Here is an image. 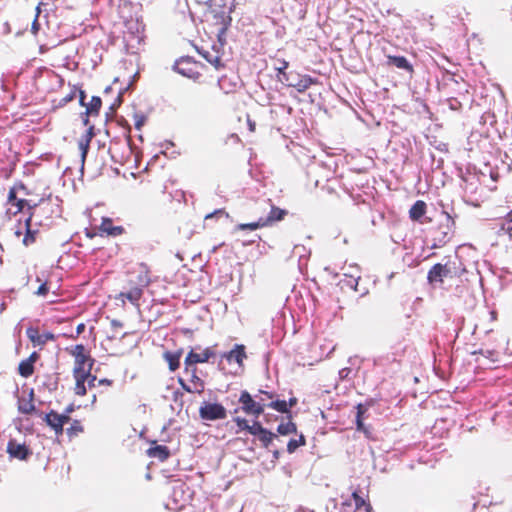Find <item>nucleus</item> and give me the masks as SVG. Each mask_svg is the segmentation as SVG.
Wrapping results in <instances>:
<instances>
[{"instance_id": "nucleus-59", "label": "nucleus", "mask_w": 512, "mask_h": 512, "mask_svg": "<svg viewBox=\"0 0 512 512\" xmlns=\"http://www.w3.org/2000/svg\"><path fill=\"white\" fill-rule=\"evenodd\" d=\"M112 323H113L115 326H121V324H120L119 322H117V321H113Z\"/></svg>"}, {"instance_id": "nucleus-53", "label": "nucleus", "mask_w": 512, "mask_h": 512, "mask_svg": "<svg viewBox=\"0 0 512 512\" xmlns=\"http://www.w3.org/2000/svg\"><path fill=\"white\" fill-rule=\"evenodd\" d=\"M505 219L508 222H512V210L506 214Z\"/></svg>"}, {"instance_id": "nucleus-38", "label": "nucleus", "mask_w": 512, "mask_h": 512, "mask_svg": "<svg viewBox=\"0 0 512 512\" xmlns=\"http://www.w3.org/2000/svg\"><path fill=\"white\" fill-rule=\"evenodd\" d=\"M477 353H479V354L489 358L493 362L497 361L498 360V356H499V353L497 351H495V350H483V349H480L479 351L473 352V354H477Z\"/></svg>"}, {"instance_id": "nucleus-44", "label": "nucleus", "mask_w": 512, "mask_h": 512, "mask_svg": "<svg viewBox=\"0 0 512 512\" xmlns=\"http://www.w3.org/2000/svg\"><path fill=\"white\" fill-rule=\"evenodd\" d=\"M40 358V355L38 352L34 351L32 352L28 358H26V360L30 363H32L33 365H35V363L39 360Z\"/></svg>"}, {"instance_id": "nucleus-48", "label": "nucleus", "mask_w": 512, "mask_h": 512, "mask_svg": "<svg viewBox=\"0 0 512 512\" xmlns=\"http://www.w3.org/2000/svg\"><path fill=\"white\" fill-rule=\"evenodd\" d=\"M247 123H248L249 131L255 132V129H256L255 122L248 118Z\"/></svg>"}, {"instance_id": "nucleus-46", "label": "nucleus", "mask_w": 512, "mask_h": 512, "mask_svg": "<svg viewBox=\"0 0 512 512\" xmlns=\"http://www.w3.org/2000/svg\"><path fill=\"white\" fill-rule=\"evenodd\" d=\"M96 381H97L96 376L92 375L91 373H90L89 378L86 380L89 388L95 387Z\"/></svg>"}, {"instance_id": "nucleus-3", "label": "nucleus", "mask_w": 512, "mask_h": 512, "mask_svg": "<svg viewBox=\"0 0 512 512\" xmlns=\"http://www.w3.org/2000/svg\"><path fill=\"white\" fill-rule=\"evenodd\" d=\"M74 357L73 374H90L94 359L83 344H77L66 349Z\"/></svg>"}, {"instance_id": "nucleus-2", "label": "nucleus", "mask_w": 512, "mask_h": 512, "mask_svg": "<svg viewBox=\"0 0 512 512\" xmlns=\"http://www.w3.org/2000/svg\"><path fill=\"white\" fill-rule=\"evenodd\" d=\"M466 272L465 266L461 263L457 256L446 257L445 263H437L433 265L428 273L427 280L430 284L443 283L444 278L460 277Z\"/></svg>"}, {"instance_id": "nucleus-7", "label": "nucleus", "mask_w": 512, "mask_h": 512, "mask_svg": "<svg viewBox=\"0 0 512 512\" xmlns=\"http://www.w3.org/2000/svg\"><path fill=\"white\" fill-rule=\"evenodd\" d=\"M199 416L208 421L222 420L227 417V410L220 403L204 402L199 408Z\"/></svg>"}, {"instance_id": "nucleus-62", "label": "nucleus", "mask_w": 512, "mask_h": 512, "mask_svg": "<svg viewBox=\"0 0 512 512\" xmlns=\"http://www.w3.org/2000/svg\"><path fill=\"white\" fill-rule=\"evenodd\" d=\"M343 505H347V506H350V503L348 502H344Z\"/></svg>"}, {"instance_id": "nucleus-37", "label": "nucleus", "mask_w": 512, "mask_h": 512, "mask_svg": "<svg viewBox=\"0 0 512 512\" xmlns=\"http://www.w3.org/2000/svg\"><path fill=\"white\" fill-rule=\"evenodd\" d=\"M84 431L83 425L79 420H73L70 427L67 428L66 432L68 436L74 437Z\"/></svg>"}, {"instance_id": "nucleus-1", "label": "nucleus", "mask_w": 512, "mask_h": 512, "mask_svg": "<svg viewBox=\"0 0 512 512\" xmlns=\"http://www.w3.org/2000/svg\"><path fill=\"white\" fill-rule=\"evenodd\" d=\"M150 271L146 264H140L137 273L133 272L129 280L130 288L125 292H120L116 297L117 300H121L123 304L125 301H129L134 306H139L144 292V288L149 286Z\"/></svg>"}, {"instance_id": "nucleus-40", "label": "nucleus", "mask_w": 512, "mask_h": 512, "mask_svg": "<svg viewBox=\"0 0 512 512\" xmlns=\"http://www.w3.org/2000/svg\"><path fill=\"white\" fill-rule=\"evenodd\" d=\"M49 290H50V287L48 286V282L45 281V282L41 283V285L38 287L36 294L38 296H45V295H47Z\"/></svg>"}, {"instance_id": "nucleus-6", "label": "nucleus", "mask_w": 512, "mask_h": 512, "mask_svg": "<svg viewBox=\"0 0 512 512\" xmlns=\"http://www.w3.org/2000/svg\"><path fill=\"white\" fill-rule=\"evenodd\" d=\"M185 373L190 375V384H187L182 378L178 379V383L181 388L188 393L202 394L205 389V382L198 376V369L194 366L184 365Z\"/></svg>"}, {"instance_id": "nucleus-21", "label": "nucleus", "mask_w": 512, "mask_h": 512, "mask_svg": "<svg viewBox=\"0 0 512 512\" xmlns=\"http://www.w3.org/2000/svg\"><path fill=\"white\" fill-rule=\"evenodd\" d=\"M183 350L179 349L175 352L165 351L163 353V359L167 362L169 370L171 372L176 371L180 367V358Z\"/></svg>"}, {"instance_id": "nucleus-34", "label": "nucleus", "mask_w": 512, "mask_h": 512, "mask_svg": "<svg viewBox=\"0 0 512 512\" xmlns=\"http://www.w3.org/2000/svg\"><path fill=\"white\" fill-rule=\"evenodd\" d=\"M202 55L216 69L224 67L223 60H222V58L219 55L212 54L210 52H205Z\"/></svg>"}, {"instance_id": "nucleus-17", "label": "nucleus", "mask_w": 512, "mask_h": 512, "mask_svg": "<svg viewBox=\"0 0 512 512\" xmlns=\"http://www.w3.org/2000/svg\"><path fill=\"white\" fill-rule=\"evenodd\" d=\"M94 136V127L93 126H90L85 134H83L79 141H78V147H79V150L81 152V165L82 167L84 166V163H85V160H86V157H87V153H88V150H89V147H90V143H91V140Z\"/></svg>"}, {"instance_id": "nucleus-52", "label": "nucleus", "mask_w": 512, "mask_h": 512, "mask_svg": "<svg viewBox=\"0 0 512 512\" xmlns=\"http://www.w3.org/2000/svg\"><path fill=\"white\" fill-rule=\"evenodd\" d=\"M445 215H446V217H447L448 221L451 223V227H453V228H454V226H455V220L452 218V216H451L449 213L445 212Z\"/></svg>"}, {"instance_id": "nucleus-31", "label": "nucleus", "mask_w": 512, "mask_h": 512, "mask_svg": "<svg viewBox=\"0 0 512 512\" xmlns=\"http://www.w3.org/2000/svg\"><path fill=\"white\" fill-rule=\"evenodd\" d=\"M102 101L98 96H93L86 106V113L90 115H98Z\"/></svg>"}, {"instance_id": "nucleus-19", "label": "nucleus", "mask_w": 512, "mask_h": 512, "mask_svg": "<svg viewBox=\"0 0 512 512\" xmlns=\"http://www.w3.org/2000/svg\"><path fill=\"white\" fill-rule=\"evenodd\" d=\"M18 411L21 414L31 415L36 411L34 405V393L33 390L30 391L28 397H21L18 399L17 403Z\"/></svg>"}, {"instance_id": "nucleus-36", "label": "nucleus", "mask_w": 512, "mask_h": 512, "mask_svg": "<svg viewBox=\"0 0 512 512\" xmlns=\"http://www.w3.org/2000/svg\"><path fill=\"white\" fill-rule=\"evenodd\" d=\"M260 228H264V224L262 222L261 217H259L257 219V221H255V222L241 223V224H238L236 226V229L241 230V231H244V230H251V231H253V230L260 229Z\"/></svg>"}, {"instance_id": "nucleus-15", "label": "nucleus", "mask_w": 512, "mask_h": 512, "mask_svg": "<svg viewBox=\"0 0 512 512\" xmlns=\"http://www.w3.org/2000/svg\"><path fill=\"white\" fill-rule=\"evenodd\" d=\"M125 233L123 226H115L113 220L109 217H103L101 224L98 227V235L117 237Z\"/></svg>"}, {"instance_id": "nucleus-35", "label": "nucleus", "mask_w": 512, "mask_h": 512, "mask_svg": "<svg viewBox=\"0 0 512 512\" xmlns=\"http://www.w3.org/2000/svg\"><path fill=\"white\" fill-rule=\"evenodd\" d=\"M289 63L286 60H278V65L275 66V70L278 72L277 76L280 81L288 82V76L285 70L288 68Z\"/></svg>"}, {"instance_id": "nucleus-16", "label": "nucleus", "mask_w": 512, "mask_h": 512, "mask_svg": "<svg viewBox=\"0 0 512 512\" xmlns=\"http://www.w3.org/2000/svg\"><path fill=\"white\" fill-rule=\"evenodd\" d=\"M7 453L12 458L25 460L31 454V451L24 443H18L16 440L11 439L7 444Z\"/></svg>"}, {"instance_id": "nucleus-54", "label": "nucleus", "mask_w": 512, "mask_h": 512, "mask_svg": "<svg viewBox=\"0 0 512 512\" xmlns=\"http://www.w3.org/2000/svg\"><path fill=\"white\" fill-rule=\"evenodd\" d=\"M85 93L84 91H80V103L84 105Z\"/></svg>"}, {"instance_id": "nucleus-20", "label": "nucleus", "mask_w": 512, "mask_h": 512, "mask_svg": "<svg viewBox=\"0 0 512 512\" xmlns=\"http://www.w3.org/2000/svg\"><path fill=\"white\" fill-rule=\"evenodd\" d=\"M224 358H226L228 362L235 361L239 366H242L243 361L246 358L245 346L242 344H236L231 351L224 354Z\"/></svg>"}, {"instance_id": "nucleus-43", "label": "nucleus", "mask_w": 512, "mask_h": 512, "mask_svg": "<svg viewBox=\"0 0 512 512\" xmlns=\"http://www.w3.org/2000/svg\"><path fill=\"white\" fill-rule=\"evenodd\" d=\"M76 96V92L75 91H71L69 94H67L65 97H63L60 102H59V105H65L67 104L68 102L72 101Z\"/></svg>"}, {"instance_id": "nucleus-57", "label": "nucleus", "mask_w": 512, "mask_h": 512, "mask_svg": "<svg viewBox=\"0 0 512 512\" xmlns=\"http://www.w3.org/2000/svg\"><path fill=\"white\" fill-rule=\"evenodd\" d=\"M507 231H508V233H509V235H510V237H511V236H512V227H508V228H507Z\"/></svg>"}, {"instance_id": "nucleus-26", "label": "nucleus", "mask_w": 512, "mask_h": 512, "mask_svg": "<svg viewBox=\"0 0 512 512\" xmlns=\"http://www.w3.org/2000/svg\"><path fill=\"white\" fill-rule=\"evenodd\" d=\"M149 457L157 458L160 461H165L170 456V451L165 445H155L147 450Z\"/></svg>"}, {"instance_id": "nucleus-10", "label": "nucleus", "mask_w": 512, "mask_h": 512, "mask_svg": "<svg viewBox=\"0 0 512 512\" xmlns=\"http://www.w3.org/2000/svg\"><path fill=\"white\" fill-rule=\"evenodd\" d=\"M247 432L253 436H257L264 448H268L274 438L277 437L276 434L264 428L259 421H254L249 425Z\"/></svg>"}, {"instance_id": "nucleus-27", "label": "nucleus", "mask_w": 512, "mask_h": 512, "mask_svg": "<svg viewBox=\"0 0 512 512\" xmlns=\"http://www.w3.org/2000/svg\"><path fill=\"white\" fill-rule=\"evenodd\" d=\"M208 7L215 17H223L226 14V0H209Z\"/></svg>"}, {"instance_id": "nucleus-24", "label": "nucleus", "mask_w": 512, "mask_h": 512, "mask_svg": "<svg viewBox=\"0 0 512 512\" xmlns=\"http://www.w3.org/2000/svg\"><path fill=\"white\" fill-rule=\"evenodd\" d=\"M366 412V408L362 404L357 405V416H356V427L358 431L364 433L368 439H373L371 430L366 427L363 423V415Z\"/></svg>"}, {"instance_id": "nucleus-47", "label": "nucleus", "mask_w": 512, "mask_h": 512, "mask_svg": "<svg viewBox=\"0 0 512 512\" xmlns=\"http://www.w3.org/2000/svg\"><path fill=\"white\" fill-rule=\"evenodd\" d=\"M297 443L299 444V446H305L306 445V438L303 434H300L298 439H296Z\"/></svg>"}, {"instance_id": "nucleus-14", "label": "nucleus", "mask_w": 512, "mask_h": 512, "mask_svg": "<svg viewBox=\"0 0 512 512\" xmlns=\"http://www.w3.org/2000/svg\"><path fill=\"white\" fill-rule=\"evenodd\" d=\"M215 356V352L212 348L207 347L202 352L197 353L193 349L188 352L185 357L184 365L196 367L199 363H206Z\"/></svg>"}, {"instance_id": "nucleus-9", "label": "nucleus", "mask_w": 512, "mask_h": 512, "mask_svg": "<svg viewBox=\"0 0 512 512\" xmlns=\"http://www.w3.org/2000/svg\"><path fill=\"white\" fill-rule=\"evenodd\" d=\"M45 423L54 431L57 437L63 434V427L70 421V417L65 414H59L55 410L48 412L44 419Z\"/></svg>"}, {"instance_id": "nucleus-45", "label": "nucleus", "mask_w": 512, "mask_h": 512, "mask_svg": "<svg viewBox=\"0 0 512 512\" xmlns=\"http://www.w3.org/2000/svg\"><path fill=\"white\" fill-rule=\"evenodd\" d=\"M85 324L84 323H80L77 325L76 327V335H71L70 337L71 338H77L80 334H82L85 330Z\"/></svg>"}, {"instance_id": "nucleus-60", "label": "nucleus", "mask_w": 512, "mask_h": 512, "mask_svg": "<svg viewBox=\"0 0 512 512\" xmlns=\"http://www.w3.org/2000/svg\"><path fill=\"white\" fill-rule=\"evenodd\" d=\"M121 103V94L118 95V105Z\"/></svg>"}, {"instance_id": "nucleus-58", "label": "nucleus", "mask_w": 512, "mask_h": 512, "mask_svg": "<svg viewBox=\"0 0 512 512\" xmlns=\"http://www.w3.org/2000/svg\"><path fill=\"white\" fill-rule=\"evenodd\" d=\"M141 125H142V122H141V121H138V122L136 123V127H137L138 129L141 127Z\"/></svg>"}, {"instance_id": "nucleus-4", "label": "nucleus", "mask_w": 512, "mask_h": 512, "mask_svg": "<svg viewBox=\"0 0 512 512\" xmlns=\"http://www.w3.org/2000/svg\"><path fill=\"white\" fill-rule=\"evenodd\" d=\"M239 403L241 404V410L247 414L258 418L261 414L264 413L266 408V403H264V398L259 397V395H255V398L246 391L243 390L239 397Z\"/></svg>"}, {"instance_id": "nucleus-11", "label": "nucleus", "mask_w": 512, "mask_h": 512, "mask_svg": "<svg viewBox=\"0 0 512 512\" xmlns=\"http://www.w3.org/2000/svg\"><path fill=\"white\" fill-rule=\"evenodd\" d=\"M108 152L114 162L124 163L131 155V147L128 142L112 141Z\"/></svg>"}, {"instance_id": "nucleus-39", "label": "nucleus", "mask_w": 512, "mask_h": 512, "mask_svg": "<svg viewBox=\"0 0 512 512\" xmlns=\"http://www.w3.org/2000/svg\"><path fill=\"white\" fill-rule=\"evenodd\" d=\"M233 422L236 424L239 431H247L250 425L245 418L240 416L234 417Z\"/></svg>"}, {"instance_id": "nucleus-61", "label": "nucleus", "mask_w": 512, "mask_h": 512, "mask_svg": "<svg viewBox=\"0 0 512 512\" xmlns=\"http://www.w3.org/2000/svg\"><path fill=\"white\" fill-rule=\"evenodd\" d=\"M2 263H3L2 256L0 255V267L2 266Z\"/></svg>"}, {"instance_id": "nucleus-5", "label": "nucleus", "mask_w": 512, "mask_h": 512, "mask_svg": "<svg viewBox=\"0 0 512 512\" xmlns=\"http://www.w3.org/2000/svg\"><path fill=\"white\" fill-rule=\"evenodd\" d=\"M174 69L179 74L191 78L193 80H198L202 75V70L204 69V65L200 62L193 60L191 57H182L174 64Z\"/></svg>"}, {"instance_id": "nucleus-32", "label": "nucleus", "mask_w": 512, "mask_h": 512, "mask_svg": "<svg viewBox=\"0 0 512 512\" xmlns=\"http://www.w3.org/2000/svg\"><path fill=\"white\" fill-rule=\"evenodd\" d=\"M277 432L281 435L295 434L297 433V426L293 421L289 420L288 422L280 423L277 427Z\"/></svg>"}, {"instance_id": "nucleus-42", "label": "nucleus", "mask_w": 512, "mask_h": 512, "mask_svg": "<svg viewBox=\"0 0 512 512\" xmlns=\"http://www.w3.org/2000/svg\"><path fill=\"white\" fill-rule=\"evenodd\" d=\"M299 444L297 443L296 439H290L288 444H287V451L288 453L292 454L294 453L298 448H299Z\"/></svg>"}, {"instance_id": "nucleus-13", "label": "nucleus", "mask_w": 512, "mask_h": 512, "mask_svg": "<svg viewBox=\"0 0 512 512\" xmlns=\"http://www.w3.org/2000/svg\"><path fill=\"white\" fill-rule=\"evenodd\" d=\"M26 335L34 347L42 349L48 341H54L55 335L51 332L40 333L37 327H28Z\"/></svg>"}, {"instance_id": "nucleus-49", "label": "nucleus", "mask_w": 512, "mask_h": 512, "mask_svg": "<svg viewBox=\"0 0 512 512\" xmlns=\"http://www.w3.org/2000/svg\"><path fill=\"white\" fill-rule=\"evenodd\" d=\"M112 383H113V381H112V380H110V379H100V380L98 381V384H99V385L111 386V385H112Z\"/></svg>"}, {"instance_id": "nucleus-55", "label": "nucleus", "mask_w": 512, "mask_h": 512, "mask_svg": "<svg viewBox=\"0 0 512 512\" xmlns=\"http://www.w3.org/2000/svg\"><path fill=\"white\" fill-rule=\"evenodd\" d=\"M96 235H98V233H92V232H86V236L89 237V238H93L95 237Z\"/></svg>"}, {"instance_id": "nucleus-18", "label": "nucleus", "mask_w": 512, "mask_h": 512, "mask_svg": "<svg viewBox=\"0 0 512 512\" xmlns=\"http://www.w3.org/2000/svg\"><path fill=\"white\" fill-rule=\"evenodd\" d=\"M387 65L394 66L400 70H404L409 74L414 73L413 65L404 56L387 55Z\"/></svg>"}, {"instance_id": "nucleus-33", "label": "nucleus", "mask_w": 512, "mask_h": 512, "mask_svg": "<svg viewBox=\"0 0 512 512\" xmlns=\"http://www.w3.org/2000/svg\"><path fill=\"white\" fill-rule=\"evenodd\" d=\"M266 407L272 408L280 413H290L288 404L285 400H273L266 403Z\"/></svg>"}, {"instance_id": "nucleus-25", "label": "nucleus", "mask_w": 512, "mask_h": 512, "mask_svg": "<svg viewBox=\"0 0 512 512\" xmlns=\"http://www.w3.org/2000/svg\"><path fill=\"white\" fill-rule=\"evenodd\" d=\"M427 205L423 200H417L409 210V217L413 221H419L426 213Z\"/></svg>"}, {"instance_id": "nucleus-50", "label": "nucleus", "mask_w": 512, "mask_h": 512, "mask_svg": "<svg viewBox=\"0 0 512 512\" xmlns=\"http://www.w3.org/2000/svg\"><path fill=\"white\" fill-rule=\"evenodd\" d=\"M297 401L298 400L296 397L290 398L289 401L287 402L288 408L290 409V408L294 407L297 404Z\"/></svg>"}, {"instance_id": "nucleus-28", "label": "nucleus", "mask_w": 512, "mask_h": 512, "mask_svg": "<svg viewBox=\"0 0 512 512\" xmlns=\"http://www.w3.org/2000/svg\"><path fill=\"white\" fill-rule=\"evenodd\" d=\"M76 383L74 387L75 394L78 396H84L87 393L85 382L89 378L90 374H73Z\"/></svg>"}, {"instance_id": "nucleus-56", "label": "nucleus", "mask_w": 512, "mask_h": 512, "mask_svg": "<svg viewBox=\"0 0 512 512\" xmlns=\"http://www.w3.org/2000/svg\"><path fill=\"white\" fill-rule=\"evenodd\" d=\"M224 243L219 244L218 246L213 247L212 252H216L218 247L223 246Z\"/></svg>"}, {"instance_id": "nucleus-29", "label": "nucleus", "mask_w": 512, "mask_h": 512, "mask_svg": "<svg viewBox=\"0 0 512 512\" xmlns=\"http://www.w3.org/2000/svg\"><path fill=\"white\" fill-rule=\"evenodd\" d=\"M352 498L354 500L356 510L364 509L365 512H372L371 504L360 496L357 491L352 493Z\"/></svg>"}, {"instance_id": "nucleus-22", "label": "nucleus", "mask_w": 512, "mask_h": 512, "mask_svg": "<svg viewBox=\"0 0 512 512\" xmlns=\"http://www.w3.org/2000/svg\"><path fill=\"white\" fill-rule=\"evenodd\" d=\"M286 83L288 86L294 87L298 92H304L310 88V86L316 84L317 80L313 79L309 75H303L296 82L288 80Z\"/></svg>"}, {"instance_id": "nucleus-30", "label": "nucleus", "mask_w": 512, "mask_h": 512, "mask_svg": "<svg viewBox=\"0 0 512 512\" xmlns=\"http://www.w3.org/2000/svg\"><path fill=\"white\" fill-rule=\"evenodd\" d=\"M35 371L34 365L26 359L22 360L18 365V373L24 378H29Z\"/></svg>"}, {"instance_id": "nucleus-51", "label": "nucleus", "mask_w": 512, "mask_h": 512, "mask_svg": "<svg viewBox=\"0 0 512 512\" xmlns=\"http://www.w3.org/2000/svg\"><path fill=\"white\" fill-rule=\"evenodd\" d=\"M224 211L222 209H219V210H216L215 212L213 213H210V214H207L205 219H209V218H212L214 217L215 215H218V214H223Z\"/></svg>"}, {"instance_id": "nucleus-8", "label": "nucleus", "mask_w": 512, "mask_h": 512, "mask_svg": "<svg viewBox=\"0 0 512 512\" xmlns=\"http://www.w3.org/2000/svg\"><path fill=\"white\" fill-rule=\"evenodd\" d=\"M7 213L15 216L22 212L25 206H28L29 213L34 212L37 204L30 205L25 199H19L16 196V190L14 187L10 188L7 197Z\"/></svg>"}, {"instance_id": "nucleus-41", "label": "nucleus", "mask_w": 512, "mask_h": 512, "mask_svg": "<svg viewBox=\"0 0 512 512\" xmlns=\"http://www.w3.org/2000/svg\"><path fill=\"white\" fill-rule=\"evenodd\" d=\"M257 395H259V397L264 398V402H265L266 400H271V401H273V400H274V398L276 397V395H275L274 393H272V392H268V391H264V390H259V392H258V394H257Z\"/></svg>"}, {"instance_id": "nucleus-12", "label": "nucleus", "mask_w": 512, "mask_h": 512, "mask_svg": "<svg viewBox=\"0 0 512 512\" xmlns=\"http://www.w3.org/2000/svg\"><path fill=\"white\" fill-rule=\"evenodd\" d=\"M264 204L270 207L269 214L267 216H261L264 227H270L276 222L282 221L288 215V211L286 209L275 206L271 199L265 200Z\"/></svg>"}, {"instance_id": "nucleus-23", "label": "nucleus", "mask_w": 512, "mask_h": 512, "mask_svg": "<svg viewBox=\"0 0 512 512\" xmlns=\"http://www.w3.org/2000/svg\"><path fill=\"white\" fill-rule=\"evenodd\" d=\"M34 215V212H30L29 217L25 220V227H26V233L23 237V244L25 246H30L36 242L38 230H33L31 228V221L32 217Z\"/></svg>"}]
</instances>
